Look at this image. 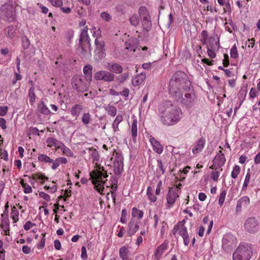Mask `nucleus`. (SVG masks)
Listing matches in <instances>:
<instances>
[{
    "mask_svg": "<svg viewBox=\"0 0 260 260\" xmlns=\"http://www.w3.org/2000/svg\"><path fill=\"white\" fill-rule=\"evenodd\" d=\"M219 176V173L218 171H212L211 174V177L213 180L214 181H217L218 180V177Z\"/></svg>",
    "mask_w": 260,
    "mask_h": 260,
    "instance_id": "61",
    "label": "nucleus"
},
{
    "mask_svg": "<svg viewBox=\"0 0 260 260\" xmlns=\"http://www.w3.org/2000/svg\"><path fill=\"white\" fill-rule=\"evenodd\" d=\"M247 87L245 86L242 87L238 94L239 100L243 99V100H244L247 94Z\"/></svg>",
    "mask_w": 260,
    "mask_h": 260,
    "instance_id": "44",
    "label": "nucleus"
},
{
    "mask_svg": "<svg viewBox=\"0 0 260 260\" xmlns=\"http://www.w3.org/2000/svg\"><path fill=\"white\" fill-rule=\"evenodd\" d=\"M237 244L236 237L230 233L224 235L222 239V249L226 253L231 252Z\"/></svg>",
    "mask_w": 260,
    "mask_h": 260,
    "instance_id": "7",
    "label": "nucleus"
},
{
    "mask_svg": "<svg viewBox=\"0 0 260 260\" xmlns=\"http://www.w3.org/2000/svg\"><path fill=\"white\" fill-rule=\"evenodd\" d=\"M38 109L43 114L48 115L51 113L50 111L43 102L39 104Z\"/></svg>",
    "mask_w": 260,
    "mask_h": 260,
    "instance_id": "33",
    "label": "nucleus"
},
{
    "mask_svg": "<svg viewBox=\"0 0 260 260\" xmlns=\"http://www.w3.org/2000/svg\"><path fill=\"white\" fill-rule=\"evenodd\" d=\"M50 3L54 6L60 7L62 4V0H49Z\"/></svg>",
    "mask_w": 260,
    "mask_h": 260,
    "instance_id": "62",
    "label": "nucleus"
},
{
    "mask_svg": "<svg viewBox=\"0 0 260 260\" xmlns=\"http://www.w3.org/2000/svg\"><path fill=\"white\" fill-rule=\"evenodd\" d=\"M238 202L242 206L247 207L250 203V199L247 196H244L241 198Z\"/></svg>",
    "mask_w": 260,
    "mask_h": 260,
    "instance_id": "42",
    "label": "nucleus"
},
{
    "mask_svg": "<svg viewBox=\"0 0 260 260\" xmlns=\"http://www.w3.org/2000/svg\"><path fill=\"white\" fill-rule=\"evenodd\" d=\"M6 33H7V36L8 37L10 38H12L15 34V28L13 26H9L7 27L6 30Z\"/></svg>",
    "mask_w": 260,
    "mask_h": 260,
    "instance_id": "43",
    "label": "nucleus"
},
{
    "mask_svg": "<svg viewBox=\"0 0 260 260\" xmlns=\"http://www.w3.org/2000/svg\"><path fill=\"white\" fill-rule=\"evenodd\" d=\"M231 57L234 59L238 57V52L236 45L233 46L230 50Z\"/></svg>",
    "mask_w": 260,
    "mask_h": 260,
    "instance_id": "49",
    "label": "nucleus"
},
{
    "mask_svg": "<svg viewBox=\"0 0 260 260\" xmlns=\"http://www.w3.org/2000/svg\"><path fill=\"white\" fill-rule=\"evenodd\" d=\"M191 84L187 75L183 72L177 71L172 76L169 83L170 93L172 96L185 91H190Z\"/></svg>",
    "mask_w": 260,
    "mask_h": 260,
    "instance_id": "2",
    "label": "nucleus"
},
{
    "mask_svg": "<svg viewBox=\"0 0 260 260\" xmlns=\"http://www.w3.org/2000/svg\"><path fill=\"white\" fill-rule=\"evenodd\" d=\"M139 13L142 19L143 29L147 31H149L151 28L152 24L148 11L145 7L141 6L139 8Z\"/></svg>",
    "mask_w": 260,
    "mask_h": 260,
    "instance_id": "10",
    "label": "nucleus"
},
{
    "mask_svg": "<svg viewBox=\"0 0 260 260\" xmlns=\"http://www.w3.org/2000/svg\"><path fill=\"white\" fill-rule=\"evenodd\" d=\"M147 195L150 200V201L152 202H154L156 200V197L152 192V187L151 186H148L147 189Z\"/></svg>",
    "mask_w": 260,
    "mask_h": 260,
    "instance_id": "41",
    "label": "nucleus"
},
{
    "mask_svg": "<svg viewBox=\"0 0 260 260\" xmlns=\"http://www.w3.org/2000/svg\"><path fill=\"white\" fill-rule=\"evenodd\" d=\"M207 46H209L213 50H218L220 48L219 39H218L217 41H216L215 38L210 37L209 38V45H207Z\"/></svg>",
    "mask_w": 260,
    "mask_h": 260,
    "instance_id": "25",
    "label": "nucleus"
},
{
    "mask_svg": "<svg viewBox=\"0 0 260 260\" xmlns=\"http://www.w3.org/2000/svg\"><path fill=\"white\" fill-rule=\"evenodd\" d=\"M92 67L91 65L87 64L85 65L83 69L84 75L85 80L91 82L92 80Z\"/></svg>",
    "mask_w": 260,
    "mask_h": 260,
    "instance_id": "22",
    "label": "nucleus"
},
{
    "mask_svg": "<svg viewBox=\"0 0 260 260\" xmlns=\"http://www.w3.org/2000/svg\"><path fill=\"white\" fill-rule=\"evenodd\" d=\"M123 117L121 115H118L113 122L112 123V128L114 132H116L119 131V129L118 128L119 124L122 121Z\"/></svg>",
    "mask_w": 260,
    "mask_h": 260,
    "instance_id": "30",
    "label": "nucleus"
},
{
    "mask_svg": "<svg viewBox=\"0 0 260 260\" xmlns=\"http://www.w3.org/2000/svg\"><path fill=\"white\" fill-rule=\"evenodd\" d=\"M8 111L7 106H0V116H4Z\"/></svg>",
    "mask_w": 260,
    "mask_h": 260,
    "instance_id": "60",
    "label": "nucleus"
},
{
    "mask_svg": "<svg viewBox=\"0 0 260 260\" xmlns=\"http://www.w3.org/2000/svg\"><path fill=\"white\" fill-rule=\"evenodd\" d=\"M176 189L170 188L167 196V201L169 205L168 208L172 207L176 202V199L179 197L178 193L176 191Z\"/></svg>",
    "mask_w": 260,
    "mask_h": 260,
    "instance_id": "14",
    "label": "nucleus"
},
{
    "mask_svg": "<svg viewBox=\"0 0 260 260\" xmlns=\"http://www.w3.org/2000/svg\"><path fill=\"white\" fill-rule=\"evenodd\" d=\"M22 45L24 49H27L30 45L28 39L25 36L22 38Z\"/></svg>",
    "mask_w": 260,
    "mask_h": 260,
    "instance_id": "53",
    "label": "nucleus"
},
{
    "mask_svg": "<svg viewBox=\"0 0 260 260\" xmlns=\"http://www.w3.org/2000/svg\"><path fill=\"white\" fill-rule=\"evenodd\" d=\"M225 161V157L224 154L220 150L214 157V162L219 168L222 167Z\"/></svg>",
    "mask_w": 260,
    "mask_h": 260,
    "instance_id": "20",
    "label": "nucleus"
},
{
    "mask_svg": "<svg viewBox=\"0 0 260 260\" xmlns=\"http://www.w3.org/2000/svg\"><path fill=\"white\" fill-rule=\"evenodd\" d=\"M36 226V224L31 222L30 221H27L24 224L23 228L26 231L29 230L31 227Z\"/></svg>",
    "mask_w": 260,
    "mask_h": 260,
    "instance_id": "56",
    "label": "nucleus"
},
{
    "mask_svg": "<svg viewBox=\"0 0 260 260\" xmlns=\"http://www.w3.org/2000/svg\"><path fill=\"white\" fill-rule=\"evenodd\" d=\"M91 119V115L89 113H85L83 114L82 117V122L85 125L89 124Z\"/></svg>",
    "mask_w": 260,
    "mask_h": 260,
    "instance_id": "46",
    "label": "nucleus"
},
{
    "mask_svg": "<svg viewBox=\"0 0 260 260\" xmlns=\"http://www.w3.org/2000/svg\"><path fill=\"white\" fill-rule=\"evenodd\" d=\"M95 45L96 49L101 52H103L105 50V42L103 40H99L98 38L95 40Z\"/></svg>",
    "mask_w": 260,
    "mask_h": 260,
    "instance_id": "36",
    "label": "nucleus"
},
{
    "mask_svg": "<svg viewBox=\"0 0 260 260\" xmlns=\"http://www.w3.org/2000/svg\"><path fill=\"white\" fill-rule=\"evenodd\" d=\"M146 78V74L141 73L132 79V83L133 86H137L141 84Z\"/></svg>",
    "mask_w": 260,
    "mask_h": 260,
    "instance_id": "24",
    "label": "nucleus"
},
{
    "mask_svg": "<svg viewBox=\"0 0 260 260\" xmlns=\"http://www.w3.org/2000/svg\"><path fill=\"white\" fill-rule=\"evenodd\" d=\"M139 222L131 220L128 224V236L132 237V235H134L139 229Z\"/></svg>",
    "mask_w": 260,
    "mask_h": 260,
    "instance_id": "17",
    "label": "nucleus"
},
{
    "mask_svg": "<svg viewBox=\"0 0 260 260\" xmlns=\"http://www.w3.org/2000/svg\"><path fill=\"white\" fill-rule=\"evenodd\" d=\"M167 249V244L163 243L159 246L155 251L154 255L155 256H159L161 255L164 252L165 250Z\"/></svg>",
    "mask_w": 260,
    "mask_h": 260,
    "instance_id": "32",
    "label": "nucleus"
},
{
    "mask_svg": "<svg viewBox=\"0 0 260 260\" xmlns=\"http://www.w3.org/2000/svg\"><path fill=\"white\" fill-rule=\"evenodd\" d=\"M127 215V211L125 209H122L121 212V216L120 218V221L122 223L126 222V217Z\"/></svg>",
    "mask_w": 260,
    "mask_h": 260,
    "instance_id": "58",
    "label": "nucleus"
},
{
    "mask_svg": "<svg viewBox=\"0 0 260 260\" xmlns=\"http://www.w3.org/2000/svg\"><path fill=\"white\" fill-rule=\"evenodd\" d=\"M226 194V192L225 190H222V192H221V193L219 197V199H218V204L220 206H222V205L223 204V203L225 200Z\"/></svg>",
    "mask_w": 260,
    "mask_h": 260,
    "instance_id": "51",
    "label": "nucleus"
},
{
    "mask_svg": "<svg viewBox=\"0 0 260 260\" xmlns=\"http://www.w3.org/2000/svg\"><path fill=\"white\" fill-rule=\"evenodd\" d=\"M207 53L208 56L212 58H214L216 56V54L215 53V50H213L212 48H210L209 46H207Z\"/></svg>",
    "mask_w": 260,
    "mask_h": 260,
    "instance_id": "59",
    "label": "nucleus"
},
{
    "mask_svg": "<svg viewBox=\"0 0 260 260\" xmlns=\"http://www.w3.org/2000/svg\"><path fill=\"white\" fill-rule=\"evenodd\" d=\"M184 222L185 220H183L178 223V226L180 228L179 234L182 237L184 245L185 246H188L190 240L187 228L184 226Z\"/></svg>",
    "mask_w": 260,
    "mask_h": 260,
    "instance_id": "13",
    "label": "nucleus"
},
{
    "mask_svg": "<svg viewBox=\"0 0 260 260\" xmlns=\"http://www.w3.org/2000/svg\"><path fill=\"white\" fill-rule=\"evenodd\" d=\"M82 110L83 107L82 105L80 104H75L71 108V114L72 116L77 117L79 116Z\"/></svg>",
    "mask_w": 260,
    "mask_h": 260,
    "instance_id": "27",
    "label": "nucleus"
},
{
    "mask_svg": "<svg viewBox=\"0 0 260 260\" xmlns=\"http://www.w3.org/2000/svg\"><path fill=\"white\" fill-rule=\"evenodd\" d=\"M107 69L110 72L116 74H120L123 72L122 67L116 63H108Z\"/></svg>",
    "mask_w": 260,
    "mask_h": 260,
    "instance_id": "21",
    "label": "nucleus"
},
{
    "mask_svg": "<svg viewBox=\"0 0 260 260\" xmlns=\"http://www.w3.org/2000/svg\"><path fill=\"white\" fill-rule=\"evenodd\" d=\"M244 228L246 232L255 234L259 231V222L255 217H249L245 221Z\"/></svg>",
    "mask_w": 260,
    "mask_h": 260,
    "instance_id": "11",
    "label": "nucleus"
},
{
    "mask_svg": "<svg viewBox=\"0 0 260 260\" xmlns=\"http://www.w3.org/2000/svg\"><path fill=\"white\" fill-rule=\"evenodd\" d=\"M252 254L250 245L240 243L233 254V260H249Z\"/></svg>",
    "mask_w": 260,
    "mask_h": 260,
    "instance_id": "4",
    "label": "nucleus"
},
{
    "mask_svg": "<svg viewBox=\"0 0 260 260\" xmlns=\"http://www.w3.org/2000/svg\"><path fill=\"white\" fill-rule=\"evenodd\" d=\"M250 174L248 172L246 175L245 180L243 185L242 189L246 190L247 189V186L249 183L250 179Z\"/></svg>",
    "mask_w": 260,
    "mask_h": 260,
    "instance_id": "52",
    "label": "nucleus"
},
{
    "mask_svg": "<svg viewBox=\"0 0 260 260\" xmlns=\"http://www.w3.org/2000/svg\"><path fill=\"white\" fill-rule=\"evenodd\" d=\"M119 254L122 260H132L130 257V251L128 248L125 246L120 248Z\"/></svg>",
    "mask_w": 260,
    "mask_h": 260,
    "instance_id": "19",
    "label": "nucleus"
},
{
    "mask_svg": "<svg viewBox=\"0 0 260 260\" xmlns=\"http://www.w3.org/2000/svg\"><path fill=\"white\" fill-rule=\"evenodd\" d=\"M129 21L131 25L137 26L140 23L139 17L137 14H134L129 18Z\"/></svg>",
    "mask_w": 260,
    "mask_h": 260,
    "instance_id": "37",
    "label": "nucleus"
},
{
    "mask_svg": "<svg viewBox=\"0 0 260 260\" xmlns=\"http://www.w3.org/2000/svg\"><path fill=\"white\" fill-rule=\"evenodd\" d=\"M173 96L177 102L188 108L194 105L197 101L196 96L193 91L181 92Z\"/></svg>",
    "mask_w": 260,
    "mask_h": 260,
    "instance_id": "5",
    "label": "nucleus"
},
{
    "mask_svg": "<svg viewBox=\"0 0 260 260\" xmlns=\"http://www.w3.org/2000/svg\"><path fill=\"white\" fill-rule=\"evenodd\" d=\"M1 17L5 21H13L15 19V12L13 6L10 4H5L1 8Z\"/></svg>",
    "mask_w": 260,
    "mask_h": 260,
    "instance_id": "9",
    "label": "nucleus"
},
{
    "mask_svg": "<svg viewBox=\"0 0 260 260\" xmlns=\"http://www.w3.org/2000/svg\"><path fill=\"white\" fill-rule=\"evenodd\" d=\"M104 108L107 113L111 116L114 117L116 115L117 109L114 106L108 104L105 105Z\"/></svg>",
    "mask_w": 260,
    "mask_h": 260,
    "instance_id": "29",
    "label": "nucleus"
},
{
    "mask_svg": "<svg viewBox=\"0 0 260 260\" xmlns=\"http://www.w3.org/2000/svg\"><path fill=\"white\" fill-rule=\"evenodd\" d=\"M20 183L21 184L22 187L24 188V192L25 193H29L32 192V188L29 185L27 184L26 183H24L23 180H21Z\"/></svg>",
    "mask_w": 260,
    "mask_h": 260,
    "instance_id": "48",
    "label": "nucleus"
},
{
    "mask_svg": "<svg viewBox=\"0 0 260 260\" xmlns=\"http://www.w3.org/2000/svg\"><path fill=\"white\" fill-rule=\"evenodd\" d=\"M129 76V74L128 72H127L117 77L116 80L119 83H123L128 78Z\"/></svg>",
    "mask_w": 260,
    "mask_h": 260,
    "instance_id": "47",
    "label": "nucleus"
},
{
    "mask_svg": "<svg viewBox=\"0 0 260 260\" xmlns=\"http://www.w3.org/2000/svg\"><path fill=\"white\" fill-rule=\"evenodd\" d=\"M46 143L48 146L51 147L52 146H55L57 149H60L62 145L64 144L58 140L53 138H48L46 140Z\"/></svg>",
    "mask_w": 260,
    "mask_h": 260,
    "instance_id": "23",
    "label": "nucleus"
},
{
    "mask_svg": "<svg viewBox=\"0 0 260 260\" xmlns=\"http://www.w3.org/2000/svg\"><path fill=\"white\" fill-rule=\"evenodd\" d=\"M60 150L62 151V153L66 156L69 157L74 156L73 152L70 148L66 146L64 144L62 145Z\"/></svg>",
    "mask_w": 260,
    "mask_h": 260,
    "instance_id": "38",
    "label": "nucleus"
},
{
    "mask_svg": "<svg viewBox=\"0 0 260 260\" xmlns=\"http://www.w3.org/2000/svg\"><path fill=\"white\" fill-rule=\"evenodd\" d=\"M1 226L3 230L6 233V234L8 235V232L9 231V221L8 217L5 218H2Z\"/></svg>",
    "mask_w": 260,
    "mask_h": 260,
    "instance_id": "31",
    "label": "nucleus"
},
{
    "mask_svg": "<svg viewBox=\"0 0 260 260\" xmlns=\"http://www.w3.org/2000/svg\"><path fill=\"white\" fill-rule=\"evenodd\" d=\"M29 101L30 104L32 105L36 100V95L35 93V87L33 85L31 86L28 90Z\"/></svg>",
    "mask_w": 260,
    "mask_h": 260,
    "instance_id": "34",
    "label": "nucleus"
},
{
    "mask_svg": "<svg viewBox=\"0 0 260 260\" xmlns=\"http://www.w3.org/2000/svg\"><path fill=\"white\" fill-rule=\"evenodd\" d=\"M223 7L224 13L231 12V5L229 0L226 2V3L223 6Z\"/></svg>",
    "mask_w": 260,
    "mask_h": 260,
    "instance_id": "57",
    "label": "nucleus"
},
{
    "mask_svg": "<svg viewBox=\"0 0 260 260\" xmlns=\"http://www.w3.org/2000/svg\"><path fill=\"white\" fill-rule=\"evenodd\" d=\"M240 172V167L239 166H235L231 173V176L232 178L235 179L237 177L238 174Z\"/></svg>",
    "mask_w": 260,
    "mask_h": 260,
    "instance_id": "50",
    "label": "nucleus"
},
{
    "mask_svg": "<svg viewBox=\"0 0 260 260\" xmlns=\"http://www.w3.org/2000/svg\"><path fill=\"white\" fill-rule=\"evenodd\" d=\"M88 27L84 26L82 29L79 38V43L77 51L82 57H86L91 53L90 39L88 35Z\"/></svg>",
    "mask_w": 260,
    "mask_h": 260,
    "instance_id": "3",
    "label": "nucleus"
},
{
    "mask_svg": "<svg viewBox=\"0 0 260 260\" xmlns=\"http://www.w3.org/2000/svg\"><path fill=\"white\" fill-rule=\"evenodd\" d=\"M205 143L206 140L204 138L202 137L200 138L192 148V153L196 154L202 151L204 148Z\"/></svg>",
    "mask_w": 260,
    "mask_h": 260,
    "instance_id": "16",
    "label": "nucleus"
},
{
    "mask_svg": "<svg viewBox=\"0 0 260 260\" xmlns=\"http://www.w3.org/2000/svg\"><path fill=\"white\" fill-rule=\"evenodd\" d=\"M115 75L108 71H100L94 76L96 80H104L105 82H112L114 80Z\"/></svg>",
    "mask_w": 260,
    "mask_h": 260,
    "instance_id": "12",
    "label": "nucleus"
},
{
    "mask_svg": "<svg viewBox=\"0 0 260 260\" xmlns=\"http://www.w3.org/2000/svg\"><path fill=\"white\" fill-rule=\"evenodd\" d=\"M38 159L39 161L44 162L52 163L53 162V159H51L47 155L43 154L39 155Z\"/></svg>",
    "mask_w": 260,
    "mask_h": 260,
    "instance_id": "40",
    "label": "nucleus"
},
{
    "mask_svg": "<svg viewBox=\"0 0 260 260\" xmlns=\"http://www.w3.org/2000/svg\"><path fill=\"white\" fill-rule=\"evenodd\" d=\"M39 196L47 201H49L50 200V196L44 192H39Z\"/></svg>",
    "mask_w": 260,
    "mask_h": 260,
    "instance_id": "63",
    "label": "nucleus"
},
{
    "mask_svg": "<svg viewBox=\"0 0 260 260\" xmlns=\"http://www.w3.org/2000/svg\"><path fill=\"white\" fill-rule=\"evenodd\" d=\"M91 82L85 80V78L79 76H75L72 79V85L74 89L79 92L86 91Z\"/></svg>",
    "mask_w": 260,
    "mask_h": 260,
    "instance_id": "8",
    "label": "nucleus"
},
{
    "mask_svg": "<svg viewBox=\"0 0 260 260\" xmlns=\"http://www.w3.org/2000/svg\"><path fill=\"white\" fill-rule=\"evenodd\" d=\"M136 39H130L125 43V48L130 51H135L137 48Z\"/></svg>",
    "mask_w": 260,
    "mask_h": 260,
    "instance_id": "28",
    "label": "nucleus"
},
{
    "mask_svg": "<svg viewBox=\"0 0 260 260\" xmlns=\"http://www.w3.org/2000/svg\"><path fill=\"white\" fill-rule=\"evenodd\" d=\"M19 212L15 206L12 208L11 213V217L14 222H16L18 220Z\"/></svg>",
    "mask_w": 260,
    "mask_h": 260,
    "instance_id": "39",
    "label": "nucleus"
},
{
    "mask_svg": "<svg viewBox=\"0 0 260 260\" xmlns=\"http://www.w3.org/2000/svg\"><path fill=\"white\" fill-rule=\"evenodd\" d=\"M149 141L153 147V150L158 154H161L163 151V147L160 142L156 140L154 138L151 137Z\"/></svg>",
    "mask_w": 260,
    "mask_h": 260,
    "instance_id": "18",
    "label": "nucleus"
},
{
    "mask_svg": "<svg viewBox=\"0 0 260 260\" xmlns=\"http://www.w3.org/2000/svg\"><path fill=\"white\" fill-rule=\"evenodd\" d=\"M117 181L116 180H114L112 181L113 185L111 186V189L113 190L111 191V196L113 200V202L115 203L116 200V193L114 192L117 190Z\"/></svg>",
    "mask_w": 260,
    "mask_h": 260,
    "instance_id": "45",
    "label": "nucleus"
},
{
    "mask_svg": "<svg viewBox=\"0 0 260 260\" xmlns=\"http://www.w3.org/2000/svg\"><path fill=\"white\" fill-rule=\"evenodd\" d=\"M101 17L106 21H109L111 20L110 15L107 12H102L101 15Z\"/></svg>",
    "mask_w": 260,
    "mask_h": 260,
    "instance_id": "55",
    "label": "nucleus"
},
{
    "mask_svg": "<svg viewBox=\"0 0 260 260\" xmlns=\"http://www.w3.org/2000/svg\"><path fill=\"white\" fill-rule=\"evenodd\" d=\"M132 214L133 217H137L139 219H140L142 218L144 213L142 210L138 209L136 207H134L132 209Z\"/></svg>",
    "mask_w": 260,
    "mask_h": 260,
    "instance_id": "35",
    "label": "nucleus"
},
{
    "mask_svg": "<svg viewBox=\"0 0 260 260\" xmlns=\"http://www.w3.org/2000/svg\"><path fill=\"white\" fill-rule=\"evenodd\" d=\"M31 178L33 180H37V179L48 180V178L47 177L44 176V175H43L42 174H39V173L32 174Z\"/></svg>",
    "mask_w": 260,
    "mask_h": 260,
    "instance_id": "54",
    "label": "nucleus"
},
{
    "mask_svg": "<svg viewBox=\"0 0 260 260\" xmlns=\"http://www.w3.org/2000/svg\"><path fill=\"white\" fill-rule=\"evenodd\" d=\"M52 163L53 164V165L51 167V168L53 170L56 169L60 164L58 158H57L55 160H53V162Z\"/></svg>",
    "mask_w": 260,
    "mask_h": 260,
    "instance_id": "64",
    "label": "nucleus"
},
{
    "mask_svg": "<svg viewBox=\"0 0 260 260\" xmlns=\"http://www.w3.org/2000/svg\"><path fill=\"white\" fill-rule=\"evenodd\" d=\"M131 132L133 141L134 143H136L138 132V121L136 119H134L133 120L131 127Z\"/></svg>",
    "mask_w": 260,
    "mask_h": 260,
    "instance_id": "26",
    "label": "nucleus"
},
{
    "mask_svg": "<svg viewBox=\"0 0 260 260\" xmlns=\"http://www.w3.org/2000/svg\"><path fill=\"white\" fill-rule=\"evenodd\" d=\"M161 122L166 125H173L178 122L181 117L182 111L170 101H165L158 108Z\"/></svg>",
    "mask_w": 260,
    "mask_h": 260,
    "instance_id": "1",
    "label": "nucleus"
},
{
    "mask_svg": "<svg viewBox=\"0 0 260 260\" xmlns=\"http://www.w3.org/2000/svg\"><path fill=\"white\" fill-rule=\"evenodd\" d=\"M114 172L116 175H120L123 171V158L120 156H116L114 161Z\"/></svg>",
    "mask_w": 260,
    "mask_h": 260,
    "instance_id": "15",
    "label": "nucleus"
},
{
    "mask_svg": "<svg viewBox=\"0 0 260 260\" xmlns=\"http://www.w3.org/2000/svg\"><path fill=\"white\" fill-rule=\"evenodd\" d=\"M103 171H104V169L103 167H102L100 168L99 170H94L89 174L94 188L101 194L103 193L104 189L105 182L102 180Z\"/></svg>",
    "mask_w": 260,
    "mask_h": 260,
    "instance_id": "6",
    "label": "nucleus"
}]
</instances>
